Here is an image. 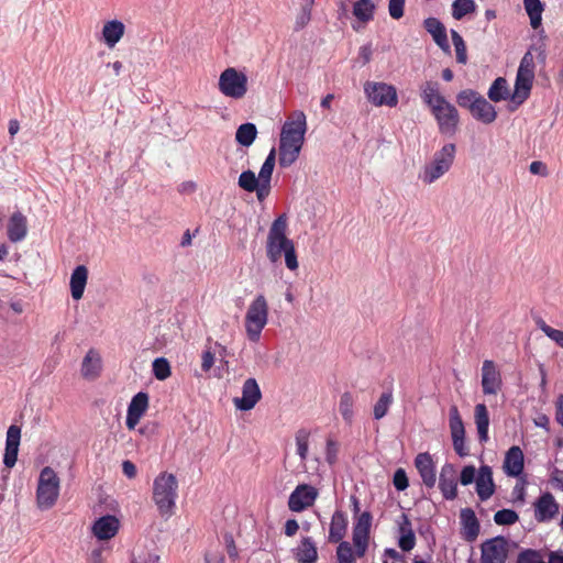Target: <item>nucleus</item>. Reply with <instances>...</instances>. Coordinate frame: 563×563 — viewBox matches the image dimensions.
Returning <instances> with one entry per match:
<instances>
[{"label":"nucleus","mask_w":563,"mask_h":563,"mask_svg":"<svg viewBox=\"0 0 563 563\" xmlns=\"http://www.w3.org/2000/svg\"><path fill=\"white\" fill-rule=\"evenodd\" d=\"M422 101L430 108L440 134L452 137L456 134L460 117L453 103L439 92V82L428 80L420 86Z\"/></svg>","instance_id":"f257e3e1"},{"label":"nucleus","mask_w":563,"mask_h":563,"mask_svg":"<svg viewBox=\"0 0 563 563\" xmlns=\"http://www.w3.org/2000/svg\"><path fill=\"white\" fill-rule=\"evenodd\" d=\"M287 213H279L268 230L265 251L272 264L280 263L284 256L286 267L294 272L298 269L299 264L295 243L287 236Z\"/></svg>","instance_id":"f03ea898"},{"label":"nucleus","mask_w":563,"mask_h":563,"mask_svg":"<svg viewBox=\"0 0 563 563\" xmlns=\"http://www.w3.org/2000/svg\"><path fill=\"white\" fill-rule=\"evenodd\" d=\"M178 482L172 473L162 472L153 482V500L163 517H170L178 497Z\"/></svg>","instance_id":"7ed1b4c3"},{"label":"nucleus","mask_w":563,"mask_h":563,"mask_svg":"<svg viewBox=\"0 0 563 563\" xmlns=\"http://www.w3.org/2000/svg\"><path fill=\"white\" fill-rule=\"evenodd\" d=\"M58 496L59 477L51 466H45L40 473L36 488V505L38 509H51L56 504Z\"/></svg>","instance_id":"20e7f679"},{"label":"nucleus","mask_w":563,"mask_h":563,"mask_svg":"<svg viewBox=\"0 0 563 563\" xmlns=\"http://www.w3.org/2000/svg\"><path fill=\"white\" fill-rule=\"evenodd\" d=\"M456 154V145L454 143H446L437 151L433 155V159L426 164L420 174V178L426 184H432L438 178L443 176L452 166Z\"/></svg>","instance_id":"39448f33"},{"label":"nucleus","mask_w":563,"mask_h":563,"mask_svg":"<svg viewBox=\"0 0 563 563\" xmlns=\"http://www.w3.org/2000/svg\"><path fill=\"white\" fill-rule=\"evenodd\" d=\"M268 305L263 294H258L250 303L245 314V330L252 342H257L267 323Z\"/></svg>","instance_id":"423d86ee"},{"label":"nucleus","mask_w":563,"mask_h":563,"mask_svg":"<svg viewBox=\"0 0 563 563\" xmlns=\"http://www.w3.org/2000/svg\"><path fill=\"white\" fill-rule=\"evenodd\" d=\"M247 75L234 67L225 68L219 76V91L231 99H242L247 91Z\"/></svg>","instance_id":"0eeeda50"},{"label":"nucleus","mask_w":563,"mask_h":563,"mask_svg":"<svg viewBox=\"0 0 563 563\" xmlns=\"http://www.w3.org/2000/svg\"><path fill=\"white\" fill-rule=\"evenodd\" d=\"M367 99L376 107L394 108L398 104V93L394 85L367 82L364 87Z\"/></svg>","instance_id":"6e6552de"},{"label":"nucleus","mask_w":563,"mask_h":563,"mask_svg":"<svg viewBox=\"0 0 563 563\" xmlns=\"http://www.w3.org/2000/svg\"><path fill=\"white\" fill-rule=\"evenodd\" d=\"M449 426L454 451L460 457L467 456L468 450L465 445V428L460 411L455 405L451 406L449 410Z\"/></svg>","instance_id":"1a4fd4ad"},{"label":"nucleus","mask_w":563,"mask_h":563,"mask_svg":"<svg viewBox=\"0 0 563 563\" xmlns=\"http://www.w3.org/2000/svg\"><path fill=\"white\" fill-rule=\"evenodd\" d=\"M482 563H505L507 560V540L503 536L487 539L481 545Z\"/></svg>","instance_id":"9d476101"},{"label":"nucleus","mask_w":563,"mask_h":563,"mask_svg":"<svg viewBox=\"0 0 563 563\" xmlns=\"http://www.w3.org/2000/svg\"><path fill=\"white\" fill-rule=\"evenodd\" d=\"M318 498V489L309 484H299L289 495L288 508L301 512L312 506Z\"/></svg>","instance_id":"9b49d317"},{"label":"nucleus","mask_w":563,"mask_h":563,"mask_svg":"<svg viewBox=\"0 0 563 563\" xmlns=\"http://www.w3.org/2000/svg\"><path fill=\"white\" fill-rule=\"evenodd\" d=\"M534 77L523 76L522 74H516L514 91L511 93L510 103L507 104L509 112H515L520 106H522L531 95Z\"/></svg>","instance_id":"f8f14e48"},{"label":"nucleus","mask_w":563,"mask_h":563,"mask_svg":"<svg viewBox=\"0 0 563 563\" xmlns=\"http://www.w3.org/2000/svg\"><path fill=\"white\" fill-rule=\"evenodd\" d=\"M307 132V118L303 111L298 110L295 112L294 120L285 121L282 126L279 137L295 141L296 143H305V135Z\"/></svg>","instance_id":"ddd939ff"},{"label":"nucleus","mask_w":563,"mask_h":563,"mask_svg":"<svg viewBox=\"0 0 563 563\" xmlns=\"http://www.w3.org/2000/svg\"><path fill=\"white\" fill-rule=\"evenodd\" d=\"M503 386L501 374L492 360L482 365V389L484 395H496Z\"/></svg>","instance_id":"4468645a"},{"label":"nucleus","mask_w":563,"mask_h":563,"mask_svg":"<svg viewBox=\"0 0 563 563\" xmlns=\"http://www.w3.org/2000/svg\"><path fill=\"white\" fill-rule=\"evenodd\" d=\"M262 398L261 388L255 378H247L242 386V397L234 399L236 409L249 411L253 409Z\"/></svg>","instance_id":"2eb2a0df"},{"label":"nucleus","mask_w":563,"mask_h":563,"mask_svg":"<svg viewBox=\"0 0 563 563\" xmlns=\"http://www.w3.org/2000/svg\"><path fill=\"white\" fill-rule=\"evenodd\" d=\"M423 27L426 32L431 35L433 42L443 53L451 54V45L448 38V31L440 19L435 16L426 18L423 20Z\"/></svg>","instance_id":"dca6fc26"},{"label":"nucleus","mask_w":563,"mask_h":563,"mask_svg":"<svg viewBox=\"0 0 563 563\" xmlns=\"http://www.w3.org/2000/svg\"><path fill=\"white\" fill-rule=\"evenodd\" d=\"M439 489L446 500H453L457 496L456 468L452 463H445L440 471Z\"/></svg>","instance_id":"f3484780"},{"label":"nucleus","mask_w":563,"mask_h":563,"mask_svg":"<svg viewBox=\"0 0 563 563\" xmlns=\"http://www.w3.org/2000/svg\"><path fill=\"white\" fill-rule=\"evenodd\" d=\"M20 441L21 428L16 424H11L7 430L5 448L3 454V464L8 468H12L18 461Z\"/></svg>","instance_id":"a211bd4d"},{"label":"nucleus","mask_w":563,"mask_h":563,"mask_svg":"<svg viewBox=\"0 0 563 563\" xmlns=\"http://www.w3.org/2000/svg\"><path fill=\"white\" fill-rule=\"evenodd\" d=\"M559 512V504L550 492H545L534 501V518L538 522H548Z\"/></svg>","instance_id":"6ab92c4d"},{"label":"nucleus","mask_w":563,"mask_h":563,"mask_svg":"<svg viewBox=\"0 0 563 563\" xmlns=\"http://www.w3.org/2000/svg\"><path fill=\"white\" fill-rule=\"evenodd\" d=\"M148 407V395L145 391H139L135 394L129 406L125 418V424L129 430L135 428L142 416L145 413Z\"/></svg>","instance_id":"aec40b11"},{"label":"nucleus","mask_w":563,"mask_h":563,"mask_svg":"<svg viewBox=\"0 0 563 563\" xmlns=\"http://www.w3.org/2000/svg\"><path fill=\"white\" fill-rule=\"evenodd\" d=\"M415 466L428 488H433L437 483L435 465L428 452L419 453L415 457Z\"/></svg>","instance_id":"412c9836"},{"label":"nucleus","mask_w":563,"mask_h":563,"mask_svg":"<svg viewBox=\"0 0 563 563\" xmlns=\"http://www.w3.org/2000/svg\"><path fill=\"white\" fill-rule=\"evenodd\" d=\"M238 185L246 192H255L260 203H263L269 195L267 189H263L260 178L251 169L240 174Z\"/></svg>","instance_id":"4be33fe9"},{"label":"nucleus","mask_w":563,"mask_h":563,"mask_svg":"<svg viewBox=\"0 0 563 563\" xmlns=\"http://www.w3.org/2000/svg\"><path fill=\"white\" fill-rule=\"evenodd\" d=\"M120 521L113 515H104L98 518L92 525V533L98 540H109L119 530Z\"/></svg>","instance_id":"5701e85b"},{"label":"nucleus","mask_w":563,"mask_h":563,"mask_svg":"<svg viewBox=\"0 0 563 563\" xmlns=\"http://www.w3.org/2000/svg\"><path fill=\"white\" fill-rule=\"evenodd\" d=\"M302 145V143H296L295 141L286 140L285 137H279V166L282 168H287L295 164L300 155Z\"/></svg>","instance_id":"b1692460"},{"label":"nucleus","mask_w":563,"mask_h":563,"mask_svg":"<svg viewBox=\"0 0 563 563\" xmlns=\"http://www.w3.org/2000/svg\"><path fill=\"white\" fill-rule=\"evenodd\" d=\"M523 467L525 456L522 450L517 445L511 446L504 460L503 468L505 474L509 477H519L523 472Z\"/></svg>","instance_id":"393cba45"},{"label":"nucleus","mask_w":563,"mask_h":563,"mask_svg":"<svg viewBox=\"0 0 563 563\" xmlns=\"http://www.w3.org/2000/svg\"><path fill=\"white\" fill-rule=\"evenodd\" d=\"M29 232L27 219L24 213H12L7 222V236L12 243L22 242Z\"/></svg>","instance_id":"a878e982"},{"label":"nucleus","mask_w":563,"mask_h":563,"mask_svg":"<svg viewBox=\"0 0 563 563\" xmlns=\"http://www.w3.org/2000/svg\"><path fill=\"white\" fill-rule=\"evenodd\" d=\"M462 536L467 542H473L479 534L481 525L472 508H463L460 511Z\"/></svg>","instance_id":"bb28decb"},{"label":"nucleus","mask_w":563,"mask_h":563,"mask_svg":"<svg viewBox=\"0 0 563 563\" xmlns=\"http://www.w3.org/2000/svg\"><path fill=\"white\" fill-rule=\"evenodd\" d=\"M347 515L343 510L336 509L331 517L328 541L330 543H339L343 541L347 531Z\"/></svg>","instance_id":"cd10ccee"},{"label":"nucleus","mask_w":563,"mask_h":563,"mask_svg":"<svg viewBox=\"0 0 563 563\" xmlns=\"http://www.w3.org/2000/svg\"><path fill=\"white\" fill-rule=\"evenodd\" d=\"M476 493L482 501L487 500L495 493L493 471L488 465H482L476 478Z\"/></svg>","instance_id":"c85d7f7f"},{"label":"nucleus","mask_w":563,"mask_h":563,"mask_svg":"<svg viewBox=\"0 0 563 563\" xmlns=\"http://www.w3.org/2000/svg\"><path fill=\"white\" fill-rule=\"evenodd\" d=\"M470 113L473 119L484 124H490L497 119V110L487 99L481 96L475 103H473Z\"/></svg>","instance_id":"c756f323"},{"label":"nucleus","mask_w":563,"mask_h":563,"mask_svg":"<svg viewBox=\"0 0 563 563\" xmlns=\"http://www.w3.org/2000/svg\"><path fill=\"white\" fill-rule=\"evenodd\" d=\"M125 25L118 19L109 20L102 27V41L109 47L113 48L123 37Z\"/></svg>","instance_id":"7c9ffc66"},{"label":"nucleus","mask_w":563,"mask_h":563,"mask_svg":"<svg viewBox=\"0 0 563 563\" xmlns=\"http://www.w3.org/2000/svg\"><path fill=\"white\" fill-rule=\"evenodd\" d=\"M292 553L299 563H316L318 560L317 545L311 537H302L299 545L292 550Z\"/></svg>","instance_id":"2f4dec72"},{"label":"nucleus","mask_w":563,"mask_h":563,"mask_svg":"<svg viewBox=\"0 0 563 563\" xmlns=\"http://www.w3.org/2000/svg\"><path fill=\"white\" fill-rule=\"evenodd\" d=\"M101 357L99 353L90 349L81 363V375L87 379H93L99 376L101 372Z\"/></svg>","instance_id":"473e14b6"},{"label":"nucleus","mask_w":563,"mask_h":563,"mask_svg":"<svg viewBox=\"0 0 563 563\" xmlns=\"http://www.w3.org/2000/svg\"><path fill=\"white\" fill-rule=\"evenodd\" d=\"M88 279V269L85 265H78L70 276V291L75 300L82 298L85 287Z\"/></svg>","instance_id":"72a5a7b5"},{"label":"nucleus","mask_w":563,"mask_h":563,"mask_svg":"<svg viewBox=\"0 0 563 563\" xmlns=\"http://www.w3.org/2000/svg\"><path fill=\"white\" fill-rule=\"evenodd\" d=\"M487 97L493 102L508 101L510 103L511 93L505 77H497L490 84Z\"/></svg>","instance_id":"f704fd0d"},{"label":"nucleus","mask_w":563,"mask_h":563,"mask_svg":"<svg viewBox=\"0 0 563 563\" xmlns=\"http://www.w3.org/2000/svg\"><path fill=\"white\" fill-rule=\"evenodd\" d=\"M257 134L258 131L255 123L244 122L235 131V143L240 147L249 148L255 142Z\"/></svg>","instance_id":"c9c22d12"},{"label":"nucleus","mask_w":563,"mask_h":563,"mask_svg":"<svg viewBox=\"0 0 563 563\" xmlns=\"http://www.w3.org/2000/svg\"><path fill=\"white\" fill-rule=\"evenodd\" d=\"M475 423L481 443L488 441L489 415L485 404L475 406Z\"/></svg>","instance_id":"e433bc0d"},{"label":"nucleus","mask_w":563,"mask_h":563,"mask_svg":"<svg viewBox=\"0 0 563 563\" xmlns=\"http://www.w3.org/2000/svg\"><path fill=\"white\" fill-rule=\"evenodd\" d=\"M376 4L373 0H357L353 4V15L363 23L374 19Z\"/></svg>","instance_id":"4c0bfd02"},{"label":"nucleus","mask_w":563,"mask_h":563,"mask_svg":"<svg viewBox=\"0 0 563 563\" xmlns=\"http://www.w3.org/2000/svg\"><path fill=\"white\" fill-rule=\"evenodd\" d=\"M354 397L350 391H344L341 395L339 411L347 426H352L354 421Z\"/></svg>","instance_id":"58836bf2"},{"label":"nucleus","mask_w":563,"mask_h":563,"mask_svg":"<svg viewBox=\"0 0 563 563\" xmlns=\"http://www.w3.org/2000/svg\"><path fill=\"white\" fill-rule=\"evenodd\" d=\"M393 401H394L393 389L388 388L380 395V397L374 405V408H373L374 419L375 420L383 419L387 415Z\"/></svg>","instance_id":"ea45409f"},{"label":"nucleus","mask_w":563,"mask_h":563,"mask_svg":"<svg viewBox=\"0 0 563 563\" xmlns=\"http://www.w3.org/2000/svg\"><path fill=\"white\" fill-rule=\"evenodd\" d=\"M476 3L474 0H454L452 3V16L455 20H462L467 14L476 11Z\"/></svg>","instance_id":"a19ab883"},{"label":"nucleus","mask_w":563,"mask_h":563,"mask_svg":"<svg viewBox=\"0 0 563 563\" xmlns=\"http://www.w3.org/2000/svg\"><path fill=\"white\" fill-rule=\"evenodd\" d=\"M373 516L369 511L362 512L353 525L352 536L369 537Z\"/></svg>","instance_id":"79ce46f5"},{"label":"nucleus","mask_w":563,"mask_h":563,"mask_svg":"<svg viewBox=\"0 0 563 563\" xmlns=\"http://www.w3.org/2000/svg\"><path fill=\"white\" fill-rule=\"evenodd\" d=\"M450 34L455 48L456 63L465 65L467 63V48L464 38L454 29H451Z\"/></svg>","instance_id":"37998d69"},{"label":"nucleus","mask_w":563,"mask_h":563,"mask_svg":"<svg viewBox=\"0 0 563 563\" xmlns=\"http://www.w3.org/2000/svg\"><path fill=\"white\" fill-rule=\"evenodd\" d=\"M481 96L482 95L474 89H463L456 95V103L461 108L470 111L473 103H475Z\"/></svg>","instance_id":"c03bdc74"},{"label":"nucleus","mask_w":563,"mask_h":563,"mask_svg":"<svg viewBox=\"0 0 563 563\" xmlns=\"http://www.w3.org/2000/svg\"><path fill=\"white\" fill-rule=\"evenodd\" d=\"M153 375L158 380H165L172 374L170 365L167 358L156 357L152 364Z\"/></svg>","instance_id":"a18cd8bd"},{"label":"nucleus","mask_w":563,"mask_h":563,"mask_svg":"<svg viewBox=\"0 0 563 563\" xmlns=\"http://www.w3.org/2000/svg\"><path fill=\"white\" fill-rule=\"evenodd\" d=\"M519 520L518 514L514 509L504 508L495 512L494 521L498 526H511Z\"/></svg>","instance_id":"49530a36"},{"label":"nucleus","mask_w":563,"mask_h":563,"mask_svg":"<svg viewBox=\"0 0 563 563\" xmlns=\"http://www.w3.org/2000/svg\"><path fill=\"white\" fill-rule=\"evenodd\" d=\"M336 563H356L350 542L341 541L336 547Z\"/></svg>","instance_id":"de8ad7c7"},{"label":"nucleus","mask_w":563,"mask_h":563,"mask_svg":"<svg viewBox=\"0 0 563 563\" xmlns=\"http://www.w3.org/2000/svg\"><path fill=\"white\" fill-rule=\"evenodd\" d=\"M537 327L540 329L549 339H551L560 347H563V331L550 327L543 319L537 321Z\"/></svg>","instance_id":"09e8293b"},{"label":"nucleus","mask_w":563,"mask_h":563,"mask_svg":"<svg viewBox=\"0 0 563 563\" xmlns=\"http://www.w3.org/2000/svg\"><path fill=\"white\" fill-rule=\"evenodd\" d=\"M295 439L297 445V454L302 461H305L308 455L309 432L305 429H300L297 431Z\"/></svg>","instance_id":"8fccbe9b"},{"label":"nucleus","mask_w":563,"mask_h":563,"mask_svg":"<svg viewBox=\"0 0 563 563\" xmlns=\"http://www.w3.org/2000/svg\"><path fill=\"white\" fill-rule=\"evenodd\" d=\"M534 69H536L534 58H533L531 51L528 49L523 54V56L520 60L517 73L522 74L523 76L526 75L529 77H534Z\"/></svg>","instance_id":"3c124183"},{"label":"nucleus","mask_w":563,"mask_h":563,"mask_svg":"<svg viewBox=\"0 0 563 563\" xmlns=\"http://www.w3.org/2000/svg\"><path fill=\"white\" fill-rule=\"evenodd\" d=\"M275 167L269 166L263 162L257 177L262 183L263 189H267L268 194L272 190V176Z\"/></svg>","instance_id":"603ef678"},{"label":"nucleus","mask_w":563,"mask_h":563,"mask_svg":"<svg viewBox=\"0 0 563 563\" xmlns=\"http://www.w3.org/2000/svg\"><path fill=\"white\" fill-rule=\"evenodd\" d=\"M406 0H388V13L391 19L400 20L405 15Z\"/></svg>","instance_id":"864d4df0"},{"label":"nucleus","mask_w":563,"mask_h":563,"mask_svg":"<svg viewBox=\"0 0 563 563\" xmlns=\"http://www.w3.org/2000/svg\"><path fill=\"white\" fill-rule=\"evenodd\" d=\"M352 541L355 548V550H353L354 555L363 558L368 549L369 537L352 536Z\"/></svg>","instance_id":"5fc2aeb1"},{"label":"nucleus","mask_w":563,"mask_h":563,"mask_svg":"<svg viewBox=\"0 0 563 563\" xmlns=\"http://www.w3.org/2000/svg\"><path fill=\"white\" fill-rule=\"evenodd\" d=\"M393 484L398 492H402L408 488L409 481L404 468H397L393 476Z\"/></svg>","instance_id":"6e6d98bb"},{"label":"nucleus","mask_w":563,"mask_h":563,"mask_svg":"<svg viewBox=\"0 0 563 563\" xmlns=\"http://www.w3.org/2000/svg\"><path fill=\"white\" fill-rule=\"evenodd\" d=\"M416 545L415 532H407L398 536V547L405 551H411Z\"/></svg>","instance_id":"4d7b16f0"},{"label":"nucleus","mask_w":563,"mask_h":563,"mask_svg":"<svg viewBox=\"0 0 563 563\" xmlns=\"http://www.w3.org/2000/svg\"><path fill=\"white\" fill-rule=\"evenodd\" d=\"M523 7L527 15L542 14L545 8V3L541 0H523Z\"/></svg>","instance_id":"13d9d810"},{"label":"nucleus","mask_w":563,"mask_h":563,"mask_svg":"<svg viewBox=\"0 0 563 563\" xmlns=\"http://www.w3.org/2000/svg\"><path fill=\"white\" fill-rule=\"evenodd\" d=\"M338 452L339 449L336 441H334L333 439H328L325 445V461L328 462V464L333 465L336 463Z\"/></svg>","instance_id":"bf43d9fd"},{"label":"nucleus","mask_w":563,"mask_h":563,"mask_svg":"<svg viewBox=\"0 0 563 563\" xmlns=\"http://www.w3.org/2000/svg\"><path fill=\"white\" fill-rule=\"evenodd\" d=\"M543 562L540 559L539 552L532 549H526L518 555V563H540Z\"/></svg>","instance_id":"052dcab7"},{"label":"nucleus","mask_w":563,"mask_h":563,"mask_svg":"<svg viewBox=\"0 0 563 563\" xmlns=\"http://www.w3.org/2000/svg\"><path fill=\"white\" fill-rule=\"evenodd\" d=\"M310 20H311V11H309L308 9L301 8L299 14L296 18L294 31L295 32L301 31L302 29H305L307 26V24L310 22Z\"/></svg>","instance_id":"680f3d73"},{"label":"nucleus","mask_w":563,"mask_h":563,"mask_svg":"<svg viewBox=\"0 0 563 563\" xmlns=\"http://www.w3.org/2000/svg\"><path fill=\"white\" fill-rule=\"evenodd\" d=\"M476 478V470L473 465H466L462 468L461 475H460V483L463 486H467L472 484Z\"/></svg>","instance_id":"e2e57ef3"},{"label":"nucleus","mask_w":563,"mask_h":563,"mask_svg":"<svg viewBox=\"0 0 563 563\" xmlns=\"http://www.w3.org/2000/svg\"><path fill=\"white\" fill-rule=\"evenodd\" d=\"M529 172L532 175H538V176H542V177H545L549 174L547 164L541 161L531 162V164L529 166Z\"/></svg>","instance_id":"0e129e2a"},{"label":"nucleus","mask_w":563,"mask_h":563,"mask_svg":"<svg viewBox=\"0 0 563 563\" xmlns=\"http://www.w3.org/2000/svg\"><path fill=\"white\" fill-rule=\"evenodd\" d=\"M373 55L372 43L368 42L363 44L358 49V58L362 60V65H366L371 62Z\"/></svg>","instance_id":"69168bd1"},{"label":"nucleus","mask_w":563,"mask_h":563,"mask_svg":"<svg viewBox=\"0 0 563 563\" xmlns=\"http://www.w3.org/2000/svg\"><path fill=\"white\" fill-rule=\"evenodd\" d=\"M407 532H413L411 522L406 514H401L398 520V536Z\"/></svg>","instance_id":"338daca9"},{"label":"nucleus","mask_w":563,"mask_h":563,"mask_svg":"<svg viewBox=\"0 0 563 563\" xmlns=\"http://www.w3.org/2000/svg\"><path fill=\"white\" fill-rule=\"evenodd\" d=\"M555 420L563 427V394L559 395L555 401Z\"/></svg>","instance_id":"774afa93"}]
</instances>
